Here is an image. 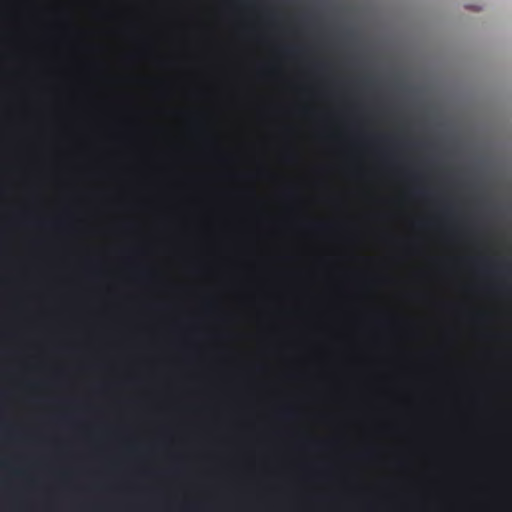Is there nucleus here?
<instances>
[{
	"mask_svg": "<svg viewBox=\"0 0 512 512\" xmlns=\"http://www.w3.org/2000/svg\"><path fill=\"white\" fill-rule=\"evenodd\" d=\"M445 212H446V214H450L451 213V209L447 208Z\"/></svg>",
	"mask_w": 512,
	"mask_h": 512,
	"instance_id": "nucleus-2",
	"label": "nucleus"
},
{
	"mask_svg": "<svg viewBox=\"0 0 512 512\" xmlns=\"http://www.w3.org/2000/svg\"><path fill=\"white\" fill-rule=\"evenodd\" d=\"M297 51L298 50L295 49V48H285V49H283V52L286 53V54H294Z\"/></svg>",
	"mask_w": 512,
	"mask_h": 512,
	"instance_id": "nucleus-1",
	"label": "nucleus"
}]
</instances>
